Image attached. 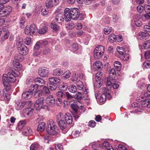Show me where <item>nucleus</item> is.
<instances>
[{
  "label": "nucleus",
  "mask_w": 150,
  "mask_h": 150,
  "mask_svg": "<svg viewBox=\"0 0 150 150\" xmlns=\"http://www.w3.org/2000/svg\"><path fill=\"white\" fill-rule=\"evenodd\" d=\"M8 70L7 74H4L2 78L3 83L4 87L3 91V96L6 101L8 100L10 98V92L11 88V85L10 83H13L16 80L15 75L16 70L15 69L13 68L9 67Z\"/></svg>",
  "instance_id": "1"
},
{
  "label": "nucleus",
  "mask_w": 150,
  "mask_h": 150,
  "mask_svg": "<svg viewBox=\"0 0 150 150\" xmlns=\"http://www.w3.org/2000/svg\"><path fill=\"white\" fill-rule=\"evenodd\" d=\"M79 11L76 8L69 9L66 8L64 11L65 19L67 22L70 21L71 19H77L79 16Z\"/></svg>",
  "instance_id": "2"
},
{
  "label": "nucleus",
  "mask_w": 150,
  "mask_h": 150,
  "mask_svg": "<svg viewBox=\"0 0 150 150\" xmlns=\"http://www.w3.org/2000/svg\"><path fill=\"white\" fill-rule=\"evenodd\" d=\"M49 82L48 86L49 88L52 91L54 90L57 88V84L60 81L59 78L52 77L49 78Z\"/></svg>",
  "instance_id": "3"
},
{
  "label": "nucleus",
  "mask_w": 150,
  "mask_h": 150,
  "mask_svg": "<svg viewBox=\"0 0 150 150\" xmlns=\"http://www.w3.org/2000/svg\"><path fill=\"white\" fill-rule=\"evenodd\" d=\"M47 131L49 134L51 135H55L58 132V128L52 120L48 123Z\"/></svg>",
  "instance_id": "4"
},
{
  "label": "nucleus",
  "mask_w": 150,
  "mask_h": 150,
  "mask_svg": "<svg viewBox=\"0 0 150 150\" xmlns=\"http://www.w3.org/2000/svg\"><path fill=\"white\" fill-rule=\"evenodd\" d=\"M105 51V48L103 46H99L95 49L93 53L95 59H99L103 56Z\"/></svg>",
  "instance_id": "5"
},
{
  "label": "nucleus",
  "mask_w": 150,
  "mask_h": 150,
  "mask_svg": "<svg viewBox=\"0 0 150 150\" xmlns=\"http://www.w3.org/2000/svg\"><path fill=\"white\" fill-rule=\"evenodd\" d=\"M25 34L28 35H33L38 31V28L35 25L32 24L30 25H27L25 28Z\"/></svg>",
  "instance_id": "6"
},
{
  "label": "nucleus",
  "mask_w": 150,
  "mask_h": 150,
  "mask_svg": "<svg viewBox=\"0 0 150 150\" xmlns=\"http://www.w3.org/2000/svg\"><path fill=\"white\" fill-rule=\"evenodd\" d=\"M64 117L62 113H59L57 115V122L62 130L65 129L67 127V125L64 121Z\"/></svg>",
  "instance_id": "7"
},
{
  "label": "nucleus",
  "mask_w": 150,
  "mask_h": 150,
  "mask_svg": "<svg viewBox=\"0 0 150 150\" xmlns=\"http://www.w3.org/2000/svg\"><path fill=\"white\" fill-rule=\"evenodd\" d=\"M106 82L107 86H110L112 85L114 89H117L119 87V85L116 83L115 80L112 79L111 77L107 78Z\"/></svg>",
  "instance_id": "8"
},
{
  "label": "nucleus",
  "mask_w": 150,
  "mask_h": 150,
  "mask_svg": "<svg viewBox=\"0 0 150 150\" xmlns=\"http://www.w3.org/2000/svg\"><path fill=\"white\" fill-rule=\"evenodd\" d=\"M44 99L43 97H41L36 100L34 105L37 109L41 108L44 104Z\"/></svg>",
  "instance_id": "9"
},
{
  "label": "nucleus",
  "mask_w": 150,
  "mask_h": 150,
  "mask_svg": "<svg viewBox=\"0 0 150 150\" xmlns=\"http://www.w3.org/2000/svg\"><path fill=\"white\" fill-rule=\"evenodd\" d=\"M46 102L49 105L53 106L55 103V99L52 96L49 95L46 98Z\"/></svg>",
  "instance_id": "10"
},
{
  "label": "nucleus",
  "mask_w": 150,
  "mask_h": 150,
  "mask_svg": "<svg viewBox=\"0 0 150 150\" xmlns=\"http://www.w3.org/2000/svg\"><path fill=\"white\" fill-rule=\"evenodd\" d=\"M17 49L20 54L23 55H26L28 52V48L24 45H22V46H19Z\"/></svg>",
  "instance_id": "11"
},
{
  "label": "nucleus",
  "mask_w": 150,
  "mask_h": 150,
  "mask_svg": "<svg viewBox=\"0 0 150 150\" xmlns=\"http://www.w3.org/2000/svg\"><path fill=\"white\" fill-rule=\"evenodd\" d=\"M33 93L30 90L24 92L22 94V98L23 99L28 100L30 99L33 95Z\"/></svg>",
  "instance_id": "12"
},
{
  "label": "nucleus",
  "mask_w": 150,
  "mask_h": 150,
  "mask_svg": "<svg viewBox=\"0 0 150 150\" xmlns=\"http://www.w3.org/2000/svg\"><path fill=\"white\" fill-rule=\"evenodd\" d=\"M38 72L39 76L42 77L47 76L49 74L48 70L45 68H41L39 69Z\"/></svg>",
  "instance_id": "13"
},
{
  "label": "nucleus",
  "mask_w": 150,
  "mask_h": 150,
  "mask_svg": "<svg viewBox=\"0 0 150 150\" xmlns=\"http://www.w3.org/2000/svg\"><path fill=\"white\" fill-rule=\"evenodd\" d=\"M65 16L62 13H58L55 18V21L58 23L63 22L64 20Z\"/></svg>",
  "instance_id": "14"
},
{
  "label": "nucleus",
  "mask_w": 150,
  "mask_h": 150,
  "mask_svg": "<svg viewBox=\"0 0 150 150\" xmlns=\"http://www.w3.org/2000/svg\"><path fill=\"white\" fill-rule=\"evenodd\" d=\"M64 116V119H65L67 124L69 125L72 123V117L69 113L65 114Z\"/></svg>",
  "instance_id": "15"
},
{
  "label": "nucleus",
  "mask_w": 150,
  "mask_h": 150,
  "mask_svg": "<svg viewBox=\"0 0 150 150\" xmlns=\"http://www.w3.org/2000/svg\"><path fill=\"white\" fill-rule=\"evenodd\" d=\"M25 103L23 101L18 100L16 102L15 105L16 108L17 110H21L24 107Z\"/></svg>",
  "instance_id": "16"
},
{
  "label": "nucleus",
  "mask_w": 150,
  "mask_h": 150,
  "mask_svg": "<svg viewBox=\"0 0 150 150\" xmlns=\"http://www.w3.org/2000/svg\"><path fill=\"white\" fill-rule=\"evenodd\" d=\"M34 81L37 84L40 86H43L45 84V80L40 77L36 78Z\"/></svg>",
  "instance_id": "17"
},
{
  "label": "nucleus",
  "mask_w": 150,
  "mask_h": 150,
  "mask_svg": "<svg viewBox=\"0 0 150 150\" xmlns=\"http://www.w3.org/2000/svg\"><path fill=\"white\" fill-rule=\"evenodd\" d=\"M103 148L105 150H113V148L109 142L105 141L102 144Z\"/></svg>",
  "instance_id": "18"
},
{
  "label": "nucleus",
  "mask_w": 150,
  "mask_h": 150,
  "mask_svg": "<svg viewBox=\"0 0 150 150\" xmlns=\"http://www.w3.org/2000/svg\"><path fill=\"white\" fill-rule=\"evenodd\" d=\"M22 133L24 135L28 136L32 134V131L29 127H25Z\"/></svg>",
  "instance_id": "19"
},
{
  "label": "nucleus",
  "mask_w": 150,
  "mask_h": 150,
  "mask_svg": "<svg viewBox=\"0 0 150 150\" xmlns=\"http://www.w3.org/2000/svg\"><path fill=\"white\" fill-rule=\"evenodd\" d=\"M93 66L95 69L98 70H100L103 68L102 63L99 61L95 62L93 64Z\"/></svg>",
  "instance_id": "20"
},
{
  "label": "nucleus",
  "mask_w": 150,
  "mask_h": 150,
  "mask_svg": "<svg viewBox=\"0 0 150 150\" xmlns=\"http://www.w3.org/2000/svg\"><path fill=\"white\" fill-rule=\"evenodd\" d=\"M33 110L32 109H28V108L25 109L24 110L23 114L25 117L30 116L33 112Z\"/></svg>",
  "instance_id": "21"
},
{
  "label": "nucleus",
  "mask_w": 150,
  "mask_h": 150,
  "mask_svg": "<svg viewBox=\"0 0 150 150\" xmlns=\"http://www.w3.org/2000/svg\"><path fill=\"white\" fill-rule=\"evenodd\" d=\"M45 126V123L44 122L40 123L38 126L37 131L40 132L44 131Z\"/></svg>",
  "instance_id": "22"
},
{
  "label": "nucleus",
  "mask_w": 150,
  "mask_h": 150,
  "mask_svg": "<svg viewBox=\"0 0 150 150\" xmlns=\"http://www.w3.org/2000/svg\"><path fill=\"white\" fill-rule=\"evenodd\" d=\"M48 31L47 26L46 25L43 26L42 28L39 29L38 33L41 34L46 33Z\"/></svg>",
  "instance_id": "23"
},
{
  "label": "nucleus",
  "mask_w": 150,
  "mask_h": 150,
  "mask_svg": "<svg viewBox=\"0 0 150 150\" xmlns=\"http://www.w3.org/2000/svg\"><path fill=\"white\" fill-rule=\"evenodd\" d=\"M59 89L62 91H65L67 90L68 88V86L66 83H60L59 86Z\"/></svg>",
  "instance_id": "24"
},
{
  "label": "nucleus",
  "mask_w": 150,
  "mask_h": 150,
  "mask_svg": "<svg viewBox=\"0 0 150 150\" xmlns=\"http://www.w3.org/2000/svg\"><path fill=\"white\" fill-rule=\"evenodd\" d=\"M118 52L121 55V58L123 60H127L128 59V57L127 56V55L125 54V51H119Z\"/></svg>",
  "instance_id": "25"
},
{
  "label": "nucleus",
  "mask_w": 150,
  "mask_h": 150,
  "mask_svg": "<svg viewBox=\"0 0 150 150\" xmlns=\"http://www.w3.org/2000/svg\"><path fill=\"white\" fill-rule=\"evenodd\" d=\"M114 65L117 71H120L122 67V65L119 62L117 61L115 62Z\"/></svg>",
  "instance_id": "26"
},
{
  "label": "nucleus",
  "mask_w": 150,
  "mask_h": 150,
  "mask_svg": "<svg viewBox=\"0 0 150 150\" xmlns=\"http://www.w3.org/2000/svg\"><path fill=\"white\" fill-rule=\"evenodd\" d=\"M63 72L60 69H56L53 70V74L54 75L56 76H59L61 75Z\"/></svg>",
  "instance_id": "27"
},
{
  "label": "nucleus",
  "mask_w": 150,
  "mask_h": 150,
  "mask_svg": "<svg viewBox=\"0 0 150 150\" xmlns=\"http://www.w3.org/2000/svg\"><path fill=\"white\" fill-rule=\"evenodd\" d=\"M40 146L38 144H33L30 147V150H40Z\"/></svg>",
  "instance_id": "28"
},
{
  "label": "nucleus",
  "mask_w": 150,
  "mask_h": 150,
  "mask_svg": "<svg viewBox=\"0 0 150 150\" xmlns=\"http://www.w3.org/2000/svg\"><path fill=\"white\" fill-rule=\"evenodd\" d=\"M12 8L9 6H6L3 9V12L6 13V14H8L12 11Z\"/></svg>",
  "instance_id": "29"
},
{
  "label": "nucleus",
  "mask_w": 150,
  "mask_h": 150,
  "mask_svg": "<svg viewBox=\"0 0 150 150\" xmlns=\"http://www.w3.org/2000/svg\"><path fill=\"white\" fill-rule=\"evenodd\" d=\"M45 5L48 8H51L54 6L52 0H47L46 1Z\"/></svg>",
  "instance_id": "30"
},
{
  "label": "nucleus",
  "mask_w": 150,
  "mask_h": 150,
  "mask_svg": "<svg viewBox=\"0 0 150 150\" xmlns=\"http://www.w3.org/2000/svg\"><path fill=\"white\" fill-rule=\"evenodd\" d=\"M82 82L80 80L76 82V85L77 88L79 90H82L83 87L84 86Z\"/></svg>",
  "instance_id": "31"
},
{
  "label": "nucleus",
  "mask_w": 150,
  "mask_h": 150,
  "mask_svg": "<svg viewBox=\"0 0 150 150\" xmlns=\"http://www.w3.org/2000/svg\"><path fill=\"white\" fill-rule=\"evenodd\" d=\"M143 47L144 49H147L150 48V40H147L142 44Z\"/></svg>",
  "instance_id": "32"
},
{
  "label": "nucleus",
  "mask_w": 150,
  "mask_h": 150,
  "mask_svg": "<svg viewBox=\"0 0 150 150\" xmlns=\"http://www.w3.org/2000/svg\"><path fill=\"white\" fill-rule=\"evenodd\" d=\"M69 91L71 93H74L76 92L77 88L75 85L73 84L71 85L68 88Z\"/></svg>",
  "instance_id": "33"
},
{
  "label": "nucleus",
  "mask_w": 150,
  "mask_h": 150,
  "mask_svg": "<svg viewBox=\"0 0 150 150\" xmlns=\"http://www.w3.org/2000/svg\"><path fill=\"white\" fill-rule=\"evenodd\" d=\"M138 37L139 38H145L149 37V35L146 33L140 32L138 34Z\"/></svg>",
  "instance_id": "34"
},
{
  "label": "nucleus",
  "mask_w": 150,
  "mask_h": 150,
  "mask_svg": "<svg viewBox=\"0 0 150 150\" xmlns=\"http://www.w3.org/2000/svg\"><path fill=\"white\" fill-rule=\"evenodd\" d=\"M73 97L76 99L81 100L82 99L83 96L81 93L78 92L76 95H74Z\"/></svg>",
  "instance_id": "35"
},
{
  "label": "nucleus",
  "mask_w": 150,
  "mask_h": 150,
  "mask_svg": "<svg viewBox=\"0 0 150 150\" xmlns=\"http://www.w3.org/2000/svg\"><path fill=\"white\" fill-rule=\"evenodd\" d=\"M38 85L37 84L32 85L30 86V89H29L33 92H36L38 88Z\"/></svg>",
  "instance_id": "36"
},
{
  "label": "nucleus",
  "mask_w": 150,
  "mask_h": 150,
  "mask_svg": "<svg viewBox=\"0 0 150 150\" xmlns=\"http://www.w3.org/2000/svg\"><path fill=\"white\" fill-rule=\"evenodd\" d=\"M25 121H20L18 124L17 128L19 130L22 129L25 125Z\"/></svg>",
  "instance_id": "37"
},
{
  "label": "nucleus",
  "mask_w": 150,
  "mask_h": 150,
  "mask_svg": "<svg viewBox=\"0 0 150 150\" xmlns=\"http://www.w3.org/2000/svg\"><path fill=\"white\" fill-rule=\"evenodd\" d=\"M23 102L25 103L24 107L26 108L31 109L30 108V107L32 104L31 101L29 100L27 101H23Z\"/></svg>",
  "instance_id": "38"
},
{
  "label": "nucleus",
  "mask_w": 150,
  "mask_h": 150,
  "mask_svg": "<svg viewBox=\"0 0 150 150\" xmlns=\"http://www.w3.org/2000/svg\"><path fill=\"white\" fill-rule=\"evenodd\" d=\"M74 97L68 92H65V98L67 100H71Z\"/></svg>",
  "instance_id": "39"
},
{
  "label": "nucleus",
  "mask_w": 150,
  "mask_h": 150,
  "mask_svg": "<svg viewBox=\"0 0 150 150\" xmlns=\"http://www.w3.org/2000/svg\"><path fill=\"white\" fill-rule=\"evenodd\" d=\"M70 73L69 71H67L62 75V78L63 79H66L69 78L70 76Z\"/></svg>",
  "instance_id": "40"
},
{
  "label": "nucleus",
  "mask_w": 150,
  "mask_h": 150,
  "mask_svg": "<svg viewBox=\"0 0 150 150\" xmlns=\"http://www.w3.org/2000/svg\"><path fill=\"white\" fill-rule=\"evenodd\" d=\"M71 107L75 112L77 113V112L79 109V107L77 104L72 103L71 105Z\"/></svg>",
  "instance_id": "41"
},
{
  "label": "nucleus",
  "mask_w": 150,
  "mask_h": 150,
  "mask_svg": "<svg viewBox=\"0 0 150 150\" xmlns=\"http://www.w3.org/2000/svg\"><path fill=\"white\" fill-rule=\"evenodd\" d=\"M14 58L15 59L18 61H21L24 59L23 57L20 54H16Z\"/></svg>",
  "instance_id": "42"
},
{
  "label": "nucleus",
  "mask_w": 150,
  "mask_h": 150,
  "mask_svg": "<svg viewBox=\"0 0 150 150\" xmlns=\"http://www.w3.org/2000/svg\"><path fill=\"white\" fill-rule=\"evenodd\" d=\"M106 99V93L104 92L103 93L101 96H100L99 101L100 102H102L105 101Z\"/></svg>",
  "instance_id": "43"
},
{
  "label": "nucleus",
  "mask_w": 150,
  "mask_h": 150,
  "mask_svg": "<svg viewBox=\"0 0 150 150\" xmlns=\"http://www.w3.org/2000/svg\"><path fill=\"white\" fill-rule=\"evenodd\" d=\"M57 95L58 98H65V92L64 93L61 91L58 92L57 93Z\"/></svg>",
  "instance_id": "44"
},
{
  "label": "nucleus",
  "mask_w": 150,
  "mask_h": 150,
  "mask_svg": "<svg viewBox=\"0 0 150 150\" xmlns=\"http://www.w3.org/2000/svg\"><path fill=\"white\" fill-rule=\"evenodd\" d=\"M101 80H96V82L95 83V86L96 88H100L102 85V83Z\"/></svg>",
  "instance_id": "45"
},
{
  "label": "nucleus",
  "mask_w": 150,
  "mask_h": 150,
  "mask_svg": "<svg viewBox=\"0 0 150 150\" xmlns=\"http://www.w3.org/2000/svg\"><path fill=\"white\" fill-rule=\"evenodd\" d=\"M42 90L43 94L45 96H47L50 93V91L48 88H47L46 86H44Z\"/></svg>",
  "instance_id": "46"
},
{
  "label": "nucleus",
  "mask_w": 150,
  "mask_h": 150,
  "mask_svg": "<svg viewBox=\"0 0 150 150\" xmlns=\"http://www.w3.org/2000/svg\"><path fill=\"white\" fill-rule=\"evenodd\" d=\"M103 73L99 71L96 74V80H101V78Z\"/></svg>",
  "instance_id": "47"
},
{
  "label": "nucleus",
  "mask_w": 150,
  "mask_h": 150,
  "mask_svg": "<svg viewBox=\"0 0 150 150\" xmlns=\"http://www.w3.org/2000/svg\"><path fill=\"white\" fill-rule=\"evenodd\" d=\"M112 29L110 27H106L103 29V32L105 34L109 33L111 31Z\"/></svg>",
  "instance_id": "48"
},
{
  "label": "nucleus",
  "mask_w": 150,
  "mask_h": 150,
  "mask_svg": "<svg viewBox=\"0 0 150 150\" xmlns=\"http://www.w3.org/2000/svg\"><path fill=\"white\" fill-rule=\"evenodd\" d=\"M41 45V42L40 41L38 42L35 44L34 47V51L37 50H39Z\"/></svg>",
  "instance_id": "49"
},
{
  "label": "nucleus",
  "mask_w": 150,
  "mask_h": 150,
  "mask_svg": "<svg viewBox=\"0 0 150 150\" xmlns=\"http://www.w3.org/2000/svg\"><path fill=\"white\" fill-rule=\"evenodd\" d=\"M42 95V92L41 90H40L36 91L35 93L34 94V96L35 98L39 97L41 96Z\"/></svg>",
  "instance_id": "50"
},
{
  "label": "nucleus",
  "mask_w": 150,
  "mask_h": 150,
  "mask_svg": "<svg viewBox=\"0 0 150 150\" xmlns=\"http://www.w3.org/2000/svg\"><path fill=\"white\" fill-rule=\"evenodd\" d=\"M23 40L19 38L18 40H17V41L16 45L17 46V48H18L19 46H22V45H24L23 44Z\"/></svg>",
  "instance_id": "51"
},
{
  "label": "nucleus",
  "mask_w": 150,
  "mask_h": 150,
  "mask_svg": "<svg viewBox=\"0 0 150 150\" xmlns=\"http://www.w3.org/2000/svg\"><path fill=\"white\" fill-rule=\"evenodd\" d=\"M145 58L146 59H149L150 58V50L145 51L144 54Z\"/></svg>",
  "instance_id": "52"
},
{
  "label": "nucleus",
  "mask_w": 150,
  "mask_h": 150,
  "mask_svg": "<svg viewBox=\"0 0 150 150\" xmlns=\"http://www.w3.org/2000/svg\"><path fill=\"white\" fill-rule=\"evenodd\" d=\"M141 19H138L134 21V24L138 27H140L142 24Z\"/></svg>",
  "instance_id": "53"
},
{
  "label": "nucleus",
  "mask_w": 150,
  "mask_h": 150,
  "mask_svg": "<svg viewBox=\"0 0 150 150\" xmlns=\"http://www.w3.org/2000/svg\"><path fill=\"white\" fill-rule=\"evenodd\" d=\"M51 28L54 31H57L59 29V26L56 25L51 23Z\"/></svg>",
  "instance_id": "54"
},
{
  "label": "nucleus",
  "mask_w": 150,
  "mask_h": 150,
  "mask_svg": "<svg viewBox=\"0 0 150 150\" xmlns=\"http://www.w3.org/2000/svg\"><path fill=\"white\" fill-rule=\"evenodd\" d=\"M24 43L27 45H29L31 43V38H25L23 40Z\"/></svg>",
  "instance_id": "55"
},
{
  "label": "nucleus",
  "mask_w": 150,
  "mask_h": 150,
  "mask_svg": "<svg viewBox=\"0 0 150 150\" xmlns=\"http://www.w3.org/2000/svg\"><path fill=\"white\" fill-rule=\"evenodd\" d=\"M150 66V61H147L144 62L143 67L144 68H149Z\"/></svg>",
  "instance_id": "56"
},
{
  "label": "nucleus",
  "mask_w": 150,
  "mask_h": 150,
  "mask_svg": "<svg viewBox=\"0 0 150 150\" xmlns=\"http://www.w3.org/2000/svg\"><path fill=\"white\" fill-rule=\"evenodd\" d=\"M25 22V20L24 18H22L20 20V26L21 27H23Z\"/></svg>",
  "instance_id": "57"
},
{
  "label": "nucleus",
  "mask_w": 150,
  "mask_h": 150,
  "mask_svg": "<svg viewBox=\"0 0 150 150\" xmlns=\"http://www.w3.org/2000/svg\"><path fill=\"white\" fill-rule=\"evenodd\" d=\"M96 125V122L94 120H91L88 122V125L92 127H94Z\"/></svg>",
  "instance_id": "58"
},
{
  "label": "nucleus",
  "mask_w": 150,
  "mask_h": 150,
  "mask_svg": "<svg viewBox=\"0 0 150 150\" xmlns=\"http://www.w3.org/2000/svg\"><path fill=\"white\" fill-rule=\"evenodd\" d=\"M137 9L138 12L141 13L144 10V6L139 5L137 7Z\"/></svg>",
  "instance_id": "59"
},
{
  "label": "nucleus",
  "mask_w": 150,
  "mask_h": 150,
  "mask_svg": "<svg viewBox=\"0 0 150 150\" xmlns=\"http://www.w3.org/2000/svg\"><path fill=\"white\" fill-rule=\"evenodd\" d=\"M13 64L16 67L20 69L22 67V65L18 62H13Z\"/></svg>",
  "instance_id": "60"
},
{
  "label": "nucleus",
  "mask_w": 150,
  "mask_h": 150,
  "mask_svg": "<svg viewBox=\"0 0 150 150\" xmlns=\"http://www.w3.org/2000/svg\"><path fill=\"white\" fill-rule=\"evenodd\" d=\"M74 27V24L73 23H69L67 24L66 25L67 28L69 30L72 29Z\"/></svg>",
  "instance_id": "61"
},
{
  "label": "nucleus",
  "mask_w": 150,
  "mask_h": 150,
  "mask_svg": "<svg viewBox=\"0 0 150 150\" xmlns=\"http://www.w3.org/2000/svg\"><path fill=\"white\" fill-rule=\"evenodd\" d=\"M55 149L56 150H63L62 146L61 144H58L55 146Z\"/></svg>",
  "instance_id": "62"
},
{
  "label": "nucleus",
  "mask_w": 150,
  "mask_h": 150,
  "mask_svg": "<svg viewBox=\"0 0 150 150\" xmlns=\"http://www.w3.org/2000/svg\"><path fill=\"white\" fill-rule=\"evenodd\" d=\"M144 30L146 32H150V26L145 25L144 27Z\"/></svg>",
  "instance_id": "63"
},
{
  "label": "nucleus",
  "mask_w": 150,
  "mask_h": 150,
  "mask_svg": "<svg viewBox=\"0 0 150 150\" xmlns=\"http://www.w3.org/2000/svg\"><path fill=\"white\" fill-rule=\"evenodd\" d=\"M118 148L120 150H127V148L125 146L122 145H119Z\"/></svg>",
  "instance_id": "64"
}]
</instances>
